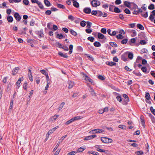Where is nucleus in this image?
Listing matches in <instances>:
<instances>
[{
	"label": "nucleus",
	"instance_id": "f257e3e1",
	"mask_svg": "<svg viewBox=\"0 0 155 155\" xmlns=\"http://www.w3.org/2000/svg\"><path fill=\"white\" fill-rule=\"evenodd\" d=\"M101 140L103 143H111L113 141L111 139L106 137H101Z\"/></svg>",
	"mask_w": 155,
	"mask_h": 155
},
{
	"label": "nucleus",
	"instance_id": "f03ea898",
	"mask_svg": "<svg viewBox=\"0 0 155 155\" xmlns=\"http://www.w3.org/2000/svg\"><path fill=\"white\" fill-rule=\"evenodd\" d=\"M83 77L84 78V80L88 82H90L93 85L94 84V83L91 78L88 77L86 74H83Z\"/></svg>",
	"mask_w": 155,
	"mask_h": 155
},
{
	"label": "nucleus",
	"instance_id": "7ed1b4c3",
	"mask_svg": "<svg viewBox=\"0 0 155 155\" xmlns=\"http://www.w3.org/2000/svg\"><path fill=\"white\" fill-rule=\"evenodd\" d=\"M104 132V130L100 129H95L91 130L89 132L90 134L100 133Z\"/></svg>",
	"mask_w": 155,
	"mask_h": 155
},
{
	"label": "nucleus",
	"instance_id": "20e7f679",
	"mask_svg": "<svg viewBox=\"0 0 155 155\" xmlns=\"http://www.w3.org/2000/svg\"><path fill=\"white\" fill-rule=\"evenodd\" d=\"M100 2L97 0H94L92 1L91 4L93 7H96L100 5Z\"/></svg>",
	"mask_w": 155,
	"mask_h": 155
},
{
	"label": "nucleus",
	"instance_id": "39448f33",
	"mask_svg": "<svg viewBox=\"0 0 155 155\" xmlns=\"http://www.w3.org/2000/svg\"><path fill=\"white\" fill-rule=\"evenodd\" d=\"M87 85L90 88L89 91L91 94L93 96H96V93L94 92L93 88H92L88 84H87Z\"/></svg>",
	"mask_w": 155,
	"mask_h": 155
},
{
	"label": "nucleus",
	"instance_id": "423d86ee",
	"mask_svg": "<svg viewBox=\"0 0 155 155\" xmlns=\"http://www.w3.org/2000/svg\"><path fill=\"white\" fill-rule=\"evenodd\" d=\"M121 58L122 60L124 61H126L128 60V59L127 58V53L125 52L123 54L121 57Z\"/></svg>",
	"mask_w": 155,
	"mask_h": 155
},
{
	"label": "nucleus",
	"instance_id": "0eeeda50",
	"mask_svg": "<svg viewBox=\"0 0 155 155\" xmlns=\"http://www.w3.org/2000/svg\"><path fill=\"white\" fill-rule=\"evenodd\" d=\"M14 16L16 20L18 21H20L21 18V16L18 12L15 13L14 14Z\"/></svg>",
	"mask_w": 155,
	"mask_h": 155
},
{
	"label": "nucleus",
	"instance_id": "6e6552de",
	"mask_svg": "<svg viewBox=\"0 0 155 155\" xmlns=\"http://www.w3.org/2000/svg\"><path fill=\"white\" fill-rule=\"evenodd\" d=\"M96 137V135H91L89 136L86 137L84 138V140H91L95 138Z\"/></svg>",
	"mask_w": 155,
	"mask_h": 155
},
{
	"label": "nucleus",
	"instance_id": "1a4fd4ad",
	"mask_svg": "<svg viewBox=\"0 0 155 155\" xmlns=\"http://www.w3.org/2000/svg\"><path fill=\"white\" fill-rule=\"evenodd\" d=\"M83 12L86 14H89L91 12V9L90 8L86 7L84 9Z\"/></svg>",
	"mask_w": 155,
	"mask_h": 155
},
{
	"label": "nucleus",
	"instance_id": "9d476101",
	"mask_svg": "<svg viewBox=\"0 0 155 155\" xmlns=\"http://www.w3.org/2000/svg\"><path fill=\"white\" fill-rule=\"evenodd\" d=\"M126 53H127V56H128V58L130 59L131 60L133 59V54L132 53L130 52H126Z\"/></svg>",
	"mask_w": 155,
	"mask_h": 155
},
{
	"label": "nucleus",
	"instance_id": "9b49d317",
	"mask_svg": "<svg viewBox=\"0 0 155 155\" xmlns=\"http://www.w3.org/2000/svg\"><path fill=\"white\" fill-rule=\"evenodd\" d=\"M68 84L69 85L68 88L71 89L72 88L74 85V83L71 81H69L68 82Z\"/></svg>",
	"mask_w": 155,
	"mask_h": 155
},
{
	"label": "nucleus",
	"instance_id": "f8f14e48",
	"mask_svg": "<svg viewBox=\"0 0 155 155\" xmlns=\"http://www.w3.org/2000/svg\"><path fill=\"white\" fill-rule=\"evenodd\" d=\"M33 42L34 41L32 39H28L27 41V43L32 47H34V45L33 44Z\"/></svg>",
	"mask_w": 155,
	"mask_h": 155
},
{
	"label": "nucleus",
	"instance_id": "ddd939ff",
	"mask_svg": "<svg viewBox=\"0 0 155 155\" xmlns=\"http://www.w3.org/2000/svg\"><path fill=\"white\" fill-rule=\"evenodd\" d=\"M58 54L61 56L63 57L64 58H67L68 57V56L67 55L66 53L64 54L61 52H59L58 53Z\"/></svg>",
	"mask_w": 155,
	"mask_h": 155
},
{
	"label": "nucleus",
	"instance_id": "4468645a",
	"mask_svg": "<svg viewBox=\"0 0 155 155\" xmlns=\"http://www.w3.org/2000/svg\"><path fill=\"white\" fill-rule=\"evenodd\" d=\"M19 69V68L18 67H16L12 71L13 74L14 75L18 73V71Z\"/></svg>",
	"mask_w": 155,
	"mask_h": 155
},
{
	"label": "nucleus",
	"instance_id": "2eb2a0df",
	"mask_svg": "<svg viewBox=\"0 0 155 155\" xmlns=\"http://www.w3.org/2000/svg\"><path fill=\"white\" fill-rule=\"evenodd\" d=\"M106 64L109 65L110 66H112L114 65H115L116 64V63L113 62H109V61H107L106 62Z\"/></svg>",
	"mask_w": 155,
	"mask_h": 155
},
{
	"label": "nucleus",
	"instance_id": "dca6fc26",
	"mask_svg": "<svg viewBox=\"0 0 155 155\" xmlns=\"http://www.w3.org/2000/svg\"><path fill=\"white\" fill-rule=\"evenodd\" d=\"M7 20H8V22H12L13 21V18L11 16H8L7 18Z\"/></svg>",
	"mask_w": 155,
	"mask_h": 155
},
{
	"label": "nucleus",
	"instance_id": "f3484780",
	"mask_svg": "<svg viewBox=\"0 0 155 155\" xmlns=\"http://www.w3.org/2000/svg\"><path fill=\"white\" fill-rule=\"evenodd\" d=\"M98 38L100 39H103L105 38L104 36L102 34L98 33L97 34Z\"/></svg>",
	"mask_w": 155,
	"mask_h": 155
},
{
	"label": "nucleus",
	"instance_id": "a211bd4d",
	"mask_svg": "<svg viewBox=\"0 0 155 155\" xmlns=\"http://www.w3.org/2000/svg\"><path fill=\"white\" fill-rule=\"evenodd\" d=\"M94 45L96 47H99L101 46V43L98 41H95L94 43Z\"/></svg>",
	"mask_w": 155,
	"mask_h": 155
},
{
	"label": "nucleus",
	"instance_id": "6ab92c4d",
	"mask_svg": "<svg viewBox=\"0 0 155 155\" xmlns=\"http://www.w3.org/2000/svg\"><path fill=\"white\" fill-rule=\"evenodd\" d=\"M137 27L139 29L141 30H143L144 29V28L143 26L140 24H138L137 25Z\"/></svg>",
	"mask_w": 155,
	"mask_h": 155
},
{
	"label": "nucleus",
	"instance_id": "aec40b11",
	"mask_svg": "<svg viewBox=\"0 0 155 155\" xmlns=\"http://www.w3.org/2000/svg\"><path fill=\"white\" fill-rule=\"evenodd\" d=\"M57 7L60 8L65 9V7L64 5L60 4H57Z\"/></svg>",
	"mask_w": 155,
	"mask_h": 155
},
{
	"label": "nucleus",
	"instance_id": "412c9836",
	"mask_svg": "<svg viewBox=\"0 0 155 155\" xmlns=\"http://www.w3.org/2000/svg\"><path fill=\"white\" fill-rule=\"evenodd\" d=\"M44 3L45 5L48 6L49 7L50 6L51 4L50 2L48 0H44Z\"/></svg>",
	"mask_w": 155,
	"mask_h": 155
},
{
	"label": "nucleus",
	"instance_id": "4be33fe9",
	"mask_svg": "<svg viewBox=\"0 0 155 155\" xmlns=\"http://www.w3.org/2000/svg\"><path fill=\"white\" fill-rule=\"evenodd\" d=\"M124 5L126 7L128 8L130 7V3L128 2L127 1H125L124 2Z\"/></svg>",
	"mask_w": 155,
	"mask_h": 155
},
{
	"label": "nucleus",
	"instance_id": "5701e85b",
	"mask_svg": "<svg viewBox=\"0 0 155 155\" xmlns=\"http://www.w3.org/2000/svg\"><path fill=\"white\" fill-rule=\"evenodd\" d=\"M37 34L39 36L40 38L43 37L44 36L43 32L41 31H38L37 33Z\"/></svg>",
	"mask_w": 155,
	"mask_h": 155
},
{
	"label": "nucleus",
	"instance_id": "b1692460",
	"mask_svg": "<svg viewBox=\"0 0 155 155\" xmlns=\"http://www.w3.org/2000/svg\"><path fill=\"white\" fill-rule=\"evenodd\" d=\"M65 103L64 102H62L61 104H60V105L58 108L59 111L60 110L63 108L64 106L65 105Z\"/></svg>",
	"mask_w": 155,
	"mask_h": 155
},
{
	"label": "nucleus",
	"instance_id": "393cba45",
	"mask_svg": "<svg viewBox=\"0 0 155 155\" xmlns=\"http://www.w3.org/2000/svg\"><path fill=\"white\" fill-rule=\"evenodd\" d=\"M140 119L141 124L142 126H144L145 122L143 117L142 116H141L140 118Z\"/></svg>",
	"mask_w": 155,
	"mask_h": 155
},
{
	"label": "nucleus",
	"instance_id": "a878e982",
	"mask_svg": "<svg viewBox=\"0 0 155 155\" xmlns=\"http://www.w3.org/2000/svg\"><path fill=\"white\" fill-rule=\"evenodd\" d=\"M73 5L76 8H78L79 6V3L76 1L73 2Z\"/></svg>",
	"mask_w": 155,
	"mask_h": 155
},
{
	"label": "nucleus",
	"instance_id": "bb28decb",
	"mask_svg": "<svg viewBox=\"0 0 155 155\" xmlns=\"http://www.w3.org/2000/svg\"><path fill=\"white\" fill-rule=\"evenodd\" d=\"M141 15L142 17L145 18H146L148 17V12H146L145 13L142 12L141 14Z\"/></svg>",
	"mask_w": 155,
	"mask_h": 155
},
{
	"label": "nucleus",
	"instance_id": "cd10ccee",
	"mask_svg": "<svg viewBox=\"0 0 155 155\" xmlns=\"http://www.w3.org/2000/svg\"><path fill=\"white\" fill-rule=\"evenodd\" d=\"M130 32H131L132 33V34L131 35L132 37L135 36L137 35L136 32L134 30H130Z\"/></svg>",
	"mask_w": 155,
	"mask_h": 155
},
{
	"label": "nucleus",
	"instance_id": "c85d7f7f",
	"mask_svg": "<svg viewBox=\"0 0 155 155\" xmlns=\"http://www.w3.org/2000/svg\"><path fill=\"white\" fill-rule=\"evenodd\" d=\"M134 7L135 8H137L138 9V12L139 13L140 12L142 13V10L141 9V8H138V6L136 5L135 4H134Z\"/></svg>",
	"mask_w": 155,
	"mask_h": 155
},
{
	"label": "nucleus",
	"instance_id": "c756f323",
	"mask_svg": "<svg viewBox=\"0 0 155 155\" xmlns=\"http://www.w3.org/2000/svg\"><path fill=\"white\" fill-rule=\"evenodd\" d=\"M114 12L116 13H120L121 11L118 7H115L114 8Z\"/></svg>",
	"mask_w": 155,
	"mask_h": 155
},
{
	"label": "nucleus",
	"instance_id": "7c9ffc66",
	"mask_svg": "<svg viewBox=\"0 0 155 155\" xmlns=\"http://www.w3.org/2000/svg\"><path fill=\"white\" fill-rule=\"evenodd\" d=\"M123 97L125 99V100L127 102L129 101V99L128 96L125 94H124L123 95Z\"/></svg>",
	"mask_w": 155,
	"mask_h": 155
},
{
	"label": "nucleus",
	"instance_id": "2f4dec72",
	"mask_svg": "<svg viewBox=\"0 0 155 155\" xmlns=\"http://www.w3.org/2000/svg\"><path fill=\"white\" fill-rule=\"evenodd\" d=\"M87 26L86 27L88 28H89L91 27V25H92V23L89 21H87L86 22Z\"/></svg>",
	"mask_w": 155,
	"mask_h": 155
},
{
	"label": "nucleus",
	"instance_id": "473e14b6",
	"mask_svg": "<svg viewBox=\"0 0 155 155\" xmlns=\"http://www.w3.org/2000/svg\"><path fill=\"white\" fill-rule=\"evenodd\" d=\"M70 32L72 35H74V36H76L77 35V33L72 30H70Z\"/></svg>",
	"mask_w": 155,
	"mask_h": 155
},
{
	"label": "nucleus",
	"instance_id": "72a5a7b5",
	"mask_svg": "<svg viewBox=\"0 0 155 155\" xmlns=\"http://www.w3.org/2000/svg\"><path fill=\"white\" fill-rule=\"evenodd\" d=\"M37 4H38L39 7L40 8L43 9L44 8V6H43L42 4L41 3V2L39 1Z\"/></svg>",
	"mask_w": 155,
	"mask_h": 155
},
{
	"label": "nucleus",
	"instance_id": "f704fd0d",
	"mask_svg": "<svg viewBox=\"0 0 155 155\" xmlns=\"http://www.w3.org/2000/svg\"><path fill=\"white\" fill-rule=\"evenodd\" d=\"M148 9L150 10H153L155 8L154 5L153 4H151L149 6H148Z\"/></svg>",
	"mask_w": 155,
	"mask_h": 155
},
{
	"label": "nucleus",
	"instance_id": "c9c22d12",
	"mask_svg": "<svg viewBox=\"0 0 155 155\" xmlns=\"http://www.w3.org/2000/svg\"><path fill=\"white\" fill-rule=\"evenodd\" d=\"M86 22L85 21H83L80 22V25L82 27H84L86 25Z\"/></svg>",
	"mask_w": 155,
	"mask_h": 155
},
{
	"label": "nucleus",
	"instance_id": "e433bc0d",
	"mask_svg": "<svg viewBox=\"0 0 155 155\" xmlns=\"http://www.w3.org/2000/svg\"><path fill=\"white\" fill-rule=\"evenodd\" d=\"M85 149V148L84 147H81L78 149L77 151L78 152H82Z\"/></svg>",
	"mask_w": 155,
	"mask_h": 155
},
{
	"label": "nucleus",
	"instance_id": "4c0bfd02",
	"mask_svg": "<svg viewBox=\"0 0 155 155\" xmlns=\"http://www.w3.org/2000/svg\"><path fill=\"white\" fill-rule=\"evenodd\" d=\"M73 121H74V120L72 118L70 120L66 122L65 123V124L66 125H68Z\"/></svg>",
	"mask_w": 155,
	"mask_h": 155
},
{
	"label": "nucleus",
	"instance_id": "58836bf2",
	"mask_svg": "<svg viewBox=\"0 0 155 155\" xmlns=\"http://www.w3.org/2000/svg\"><path fill=\"white\" fill-rule=\"evenodd\" d=\"M114 6L113 5H109V11H110V12H113V7H114Z\"/></svg>",
	"mask_w": 155,
	"mask_h": 155
},
{
	"label": "nucleus",
	"instance_id": "ea45409f",
	"mask_svg": "<svg viewBox=\"0 0 155 155\" xmlns=\"http://www.w3.org/2000/svg\"><path fill=\"white\" fill-rule=\"evenodd\" d=\"M40 72L43 74L45 75V76L48 74V73L46 72V70H40Z\"/></svg>",
	"mask_w": 155,
	"mask_h": 155
},
{
	"label": "nucleus",
	"instance_id": "a19ab883",
	"mask_svg": "<svg viewBox=\"0 0 155 155\" xmlns=\"http://www.w3.org/2000/svg\"><path fill=\"white\" fill-rule=\"evenodd\" d=\"M103 15V13L102 12L100 11H97V16H101Z\"/></svg>",
	"mask_w": 155,
	"mask_h": 155
},
{
	"label": "nucleus",
	"instance_id": "79ce46f5",
	"mask_svg": "<svg viewBox=\"0 0 155 155\" xmlns=\"http://www.w3.org/2000/svg\"><path fill=\"white\" fill-rule=\"evenodd\" d=\"M110 44L111 46L113 47H117V44L115 42H110Z\"/></svg>",
	"mask_w": 155,
	"mask_h": 155
},
{
	"label": "nucleus",
	"instance_id": "37998d69",
	"mask_svg": "<svg viewBox=\"0 0 155 155\" xmlns=\"http://www.w3.org/2000/svg\"><path fill=\"white\" fill-rule=\"evenodd\" d=\"M145 97L148 100H149L150 99V95L147 92L146 93Z\"/></svg>",
	"mask_w": 155,
	"mask_h": 155
},
{
	"label": "nucleus",
	"instance_id": "c03bdc74",
	"mask_svg": "<svg viewBox=\"0 0 155 155\" xmlns=\"http://www.w3.org/2000/svg\"><path fill=\"white\" fill-rule=\"evenodd\" d=\"M116 37L118 39H122L124 38V36L121 34H119L117 35Z\"/></svg>",
	"mask_w": 155,
	"mask_h": 155
},
{
	"label": "nucleus",
	"instance_id": "a18cd8bd",
	"mask_svg": "<svg viewBox=\"0 0 155 155\" xmlns=\"http://www.w3.org/2000/svg\"><path fill=\"white\" fill-rule=\"evenodd\" d=\"M124 12L127 14H131V12L129 10L128 8H126L124 10Z\"/></svg>",
	"mask_w": 155,
	"mask_h": 155
},
{
	"label": "nucleus",
	"instance_id": "49530a36",
	"mask_svg": "<svg viewBox=\"0 0 155 155\" xmlns=\"http://www.w3.org/2000/svg\"><path fill=\"white\" fill-rule=\"evenodd\" d=\"M87 39L91 42H93L94 40V38L92 37H89L87 38Z\"/></svg>",
	"mask_w": 155,
	"mask_h": 155
},
{
	"label": "nucleus",
	"instance_id": "de8ad7c7",
	"mask_svg": "<svg viewBox=\"0 0 155 155\" xmlns=\"http://www.w3.org/2000/svg\"><path fill=\"white\" fill-rule=\"evenodd\" d=\"M29 1L28 0H23V3L25 5H28Z\"/></svg>",
	"mask_w": 155,
	"mask_h": 155
},
{
	"label": "nucleus",
	"instance_id": "09e8293b",
	"mask_svg": "<svg viewBox=\"0 0 155 155\" xmlns=\"http://www.w3.org/2000/svg\"><path fill=\"white\" fill-rule=\"evenodd\" d=\"M143 153V152L141 150L137 151L135 152V154L137 155H141Z\"/></svg>",
	"mask_w": 155,
	"mask_h": 155
},
{
	"label": "nucleus",
	"instance_id": "8fccbe9b",
	"mask_svg": "<svg viewBox=\"0 0 155 155\" xmlns=\"http://www.w3.org/2000/svg\"><path fill=\"white\" fill-rule=\"evenodd\" d=\"M118 127L121 128L122 129H124L125 130L126 129V126L123 125H120L118 126Z\"/></svg>",
	"mask_w": 155,
	"mask_h": 155
},
{
	"label": "nucleus",
	"instance_id": "3c124183",
	"mask_svg": "<svg viewBox=\"0 0 155 155\" xmlns=\"http://www.w3.org/2000/svg\"><path fill=\"white\" fill-rule=\"evenodd\" d=\"M101 31L103 34H106L107 32L106 29L105 28H102L101 30Z\"/></svg>",
	"mask_w": 155,
	"mask_h": 155
},
{
	"label": "nucleus",
	"instance_id": "603ef678",
	"mask_svg": "<svg viewBox=\"0 0 155 155\" xmlns=\"http://www.w3.org/2000/svg\"><path fill=\"white\" fill-rule=\"evenodd\" d=\"M68 19L71 21H73L74 20V17L71 15H69L68 16Z\"/></svg>",
	"mask_w": 155,
	"mask_h": 155
},
{
	"label": "nucleus",
	"instance_id": "864d4df0",
	"mask_svg": "<svg viewBox=\"0 0 155 155\" xmlns=\"http://www.w3.org/2000/svg\"><path fill=\"white\" fill-rule=\"evenodd\" d=\"M82 118V117H81L78 116L75 117H73V119L74 120V121L75 120L81 119Z\"/></svg>",
	"mask_w": 155,
	"mask_h": 155
},
{
	"label": "nucleus",
	"instance_id": "5fc2aeb1",
	"mask_svg": "<svg viewBox=\"0 0 155 155\" xmlns=\"http://www.w3.org/2000/svg\"><path fill=\"white\" fill-rule=\"evenodd\" d=\"M154 18V17L153 15H152V14H150L149 17V19L150 20H151V21H153V19Z\"/></svg>",
	"mask_w": 155,
	"mask_h": 155
},
{
	"label": "nucleus",
	"instance_id": "6e6d98bb",
	"mask_svg": "<svg viewBox=\"0 0 155 155\" xmlns=\"http://www.w3.org/2000/svg\"><path fill=\"white\" fill-rule=\"evenodd\" d=\"M57 37L59 39H61L62 38H64L65 37H63V35L61 34H58L57 35Z\"/></svg>",
	"mask_w": 155,
	"mask_h": 155
},
{
	"label": "nucleus",
	"instance_id": "4d7b16f0",
	"mask_svg": "<svg viewBox=\"0 0 155 155\" xmlns=\"http://www.w3.org/2000/svg\"><path fill=\"white\" fill-rule=\"evenodd\" d=\"M127 41V39L125 38L123 39L121 41V44H126Z\"/></svg>",
	"mask_w": 155,
	"mask_h": 155
},
{
	"label": "nucleus",
	"instance_id": "13d9d810",
	"mask_svg": "<svg viewBox=\"0 0 155 155\" xmlns=\"http://www.w3.org/2000/svg\"><path fill=\"white\" fill-rule=\"evenodd\" d=\"M150 110L151 112L155 115V109H154L152 107H150Z\"/></svg>",
	"mask_w": 155,
	"mask_h": 155
},
{
	"label": "nucleus",
	"instance_id": "bf43d9fd",
	"mask_svg": "<svg viewBox=\"0 0 155 155\" xmlns=\"http://www.w3.org/2000/svg\"><path fill=\"white\" fill-rule=\"evenodd\" d=\"M67 136V135H65V136H63L61 137V138L59 139V142L60 143H61L62 142V140L65 138Z\"/></svg>",
	"mask_w": 155,
	"mask_h": 155
},
{
	"label": "nucleus",
	"instance_id": "052dcab7",
	"mask_svg": "<svg viewBox=\"0 0 155 155\" xmlns=\"http://www.w3.org/2000/svg\"><path fill=\"white\" fill-rule=\"evenodd\" d=\"M98 78L99 79H100L101 80H104L105 79V78L104 77V76H103L101 75H99L98 76Z\"/></svg>",
	"mask_w": 155,
	"mask_h": 155
},
{
	"label": "nucleus",
	"instance_id": "680f3d73",
	"mask_svg": "<svg viewBox=\"0 0 155 155\" xmlns=\"http://www.w3.org/2000/svg\"><path fill=\"white\" fill-rule=\"evenodd\" d=\"M85 31L87 33L90 34L92 32V30L91 29H89V28L86 29L85 30Z\"/></svg>",
	"mask_w": 155,
	"mask_h": 155
},
{
	"label": "nucleus",
	"instance_id": "e2e57ef3",
	"mask_svg": "<svg viewBox=\"0 0 155 155\" xmlns=\"http://www.w3.org/2000/svg\"><path fill=\"white\" fill-rule=\"evenodd\" d=\"M141 70L144 73L146 72L147 71L146 67H142L141 68Z\"/></svg>",
	"mask_w": 155,
	"mask_h": 155
},
{
	"label": "nucleus",
	"instance_id": "0e129e2a",
	"mask_svg": "<svg viewBox=\"0 0 155 155\" xmlns=\"http://www.w3.org/2000/svg\"><path fill=\"white\" fill-rule=\"evenodd\" d=\"M116 98L117 99L118 101H119V102H121L122 101V99L121 97L120 96H117L116 97Z\"/></svg>",
	"mask_w": 155,
	"mask_h": 155
},
{
	"label": "nucleus",
	"instance_id": "69168bd1",
	"mask_svg": "<svg viewBox=\"0 0 155 155\" xmlns=\"http://www.w3.org/2000/svg\"><path fill=\"white\" fill-rule=\"evenodd\" d=\"M58 116H59L58 115H54L51 118V119L52 120H55L57 119V118L58 117Z\"/></svg>",
	"mask_w": 155,
	"mask_h": 155
},
{
	"label": "nucleus",
	"instance_id": "338daca9",
	"mask_svg": "<svg viewBox=\"0 0 155 155\" xmlns=\"http://www.w3.org/2000/svg\"><path fill=\"white\" fill-rule=\"evenodd\" d=\"M140 43L141 45H144L147 43V42L145 40H142L140 41Z\"/></svg>",
	"mask_w": 155,
	"mask_h": 155
},
{
	"label": "nucleus",
	"instance_id": "774afa93",
	"mask_svg": "<svg viewBox=\"0 0 155 155\" xmlns=\"http://www.w3.org/2000/svg\"><path fill=\"white\" fill-rule=\"evenodd\" d=\"M147 51V50L145 48L143 49L141 51V52L142 54L146 53Z\"/></svg>",
	"mask_w": 155,
	"mask_h": 155
}]
</instances>
